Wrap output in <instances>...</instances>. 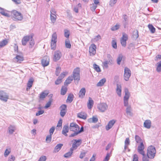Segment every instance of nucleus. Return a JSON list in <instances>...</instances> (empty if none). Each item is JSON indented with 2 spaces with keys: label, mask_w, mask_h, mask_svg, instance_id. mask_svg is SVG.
I'll list each match as a JSON object with an SVG mask.
<instances>
[{
  "label": "nucleus",
  "mask_w": 161,
  "mask_h": 161,
  "mask_svg": "<svg viewBox=\"0 0 161 161\" xmlns=\"http://www.w3.org/2000/svg\"><path fill=\"white\" fill-rule=\"evenodd\" d=\"M33 35L31 34L27 36L23 37L22 40V44L25 46L28 41L29 42V47L30 48H32L35 44V42L33 39Z\"/></svg>",
  "instance_id": "f257e3e1"
},
{
  "label": "nucleus",
  "mask_w": 161,
  "mask_h": 161,
  "mask_svg": "<svg viewBox=\"0 0 161 161\" xmlns=\"http://www.w3.org/2000/svg\"><path fill=\"white\" fill-rule=\"evenodd\" d=\"M136 142L138 143H140L137 147V151L140 154H143V150L145 148V146L143 144V140L138 136L136 135L135 137Z\"/></svg>",
  "instance_id": "f03ea898"
},
{
  "label": "nucleus",
  "mask_w": 161,
  "mask_h": 161,
  "mask_svg": "<svg viewBox=\"0 0 161 161\" xmlns=\"http://www.w3.org/2000/svg\"><path fill=\"white\" fill-rule=\"evenodd\" d=\"M156 153L155 148L153 146H149L147 150V156L150 159L154 158Z\"/></svg>",
  "instance_id": "7ed1b4c3"
},
{
  "label": "nucleus",
  "mask_w": 161,
  "mask_h": 161,
  "mask_svg": "<svg viewBox=\"0 0 161 161\" xmlns=\"http://www.w3.org/2000/svg\"><path fill=\"white\" fill-rule=\"evenodd\" d=\"M11 15L14 20H21L23 19L22 14L15 10H13L11 12Z\"/></svg>",
  "instance_id": "20e7f679"
},
{
  "label": "nucleus",
  "mask_w": 161,
  "mask_h": 161,
  "mask_svg": "<svg viewBox=\"0 0 161 161\" xmlns=\"http://www.w3.org/2000/svg\"><path fill=\"white\" fill-rule=\"evenodd\" d=\"M80 69L79 68L77 67L75 69L73 72V78L78 84L80 80Z\"/></svg>",
  "instance_id": "39448f33"
},
{
  "label": "nucleus",
  "mask_w": 161,
  "mask_h": 161,
  "mask_svg": "<svg viewBox=\"0 0 161 161\" xmlns=\"http://www.w3.org/2000/svg\"><path fill=\"white\" fill-rule=\"evenodd\" d=\"M9 96L7 93L3 91H0V100L6 102L9 99Z\"/></svg>",
  "instance_id": "423d86ee"
},
{
  "label": "nucleus",
  "mask_w": 161,
  "mask_h": 161,
  "mask_svg": "<svg viewBox=\"0 0 161 161\" xmlns=\"http://www.w3.org/2000/svg\"><path fill=\"white\" fill-rule=\"evenodd\" d=\"M56 12L55 9L52 8L50 10V19L52 23L54 24L57 19Z\"/></svg>",
  "instance_id": "0eeeda50"
},
{
  "label": "nucleus",
  "mask_w": 161,
  "mask_h": 161,
  "mask_svg": "<svg viewBox=\"0 0 161 161\" xmlns=\"http://www.w3.org/2000/svg\"><path fill=\"white\" fill-rule=\"evenodd\" d=\"M131 71L127 67H125L124 69V79L126 81L129 80L130 77L131 75Z\"/></svg>",
  "instance_id": "6e6552de"
},
{
  "label": "nucleus",
  "mask_w": 161,
  "mask_h": 161,
  "mask_svg": "<svg viewBox=\"0 0 161 161\" xmlns=\"http://www.w3.org/2000/svg\"><path fill=\"white\" fill-rule=\"evenodd\" d=\"M72 142H74L72 145V147L70 148L72 149L73 151L74 150L76 149L78 147H79L81 143V140H76L74 139L72 141Z\"/></svg>",
  "instance_id": "1a4fd4ad"
},
{
  "label": "nucleus",
  "mask_w": 161,
  "mask_h": 161,
  "mask_svg": "<svg viewBox=\"0 0 161 161\" xmlns=\"http://www.w3.org/2000/svg\"><path fill=\"white\" fill-rule=\"evenodd\" d=\"M128 39V36L125 33H122V36L120 39V42L122 46L125 47L126 45V41Z\"/></svg>",
  "instance_id": "9d476101"
},
{
  "label": "nucleus",
  "mask_w": 161,
  "mask_h": 161,
  "mask_svg": "<svg viewBox=\"0 0 161 161\" xmlns=\"http://www.w3.org/2000/svg\"><path fill=\"white\" fill-rule=\"evenodd\" d=\"M108 107V105L106 103H103L98 104L97 108L100 112H103L107 109Z\"/></svg>",
  "instance_id": "9b49d317"
},
{
  "label": "nucleus",
  "mask_w": 161,
  "mask_h": 161,
  "mask_svg": "<svg viewBox=\"0 0 161 161\" xmlns=\"http://www.w3.org/2000/svg\"><path fill=\"white\" fill-rule=\"evenodd\" d=\"M67 72H64L58 77L57 80L55 81V84L56 85L60 84L62 82V79L67 75Z\"/></svg>",
  "instance_id": "f8f14e48"
},
{
  "label": "nucleus",
  "mask_w": 161,
  "mask_h": 161,
  "mask_svg": "<svg viewBox=\"0 0 161 161\" xmlns=\"http://www.w3.org/2000/svg\"><path fill=\"white\" fill-rule=\"evenodd\" d=\"M69 129L71 131H78L80 129L78 125L75 123H71L70 125Z\"/></svg>",
  "instance_id": "ddd939ff"
},
{
  "label": "nucleus",
  "mask_w": 161,
  "mask_h": 161,
  "mask_svg": "<svg viewBox=\"0 0 161 161\" xmlns=\"http://www.w3.org/2000/svg\"><path fill=\"white\" fill-rule=\"evenodd\" d=\"M61 56V53L59 51H55L54 55L53 60L54 61H57L60 58Z\"/></svg>",
  "instance_id": "4468645a"
},
{
  "label": "nucleus",
  "mask_w": 161,
  "mask_h": 161,
  "mask_svg": "<svg viewBox=\"0 0 161 161\" xmlns=\"http://www.w3.org/2000/svg\"><path fill=\"white\" fill-rule=\"evenodd\" d=\"M96 46L94 44H92L89 47V52L91 55H94L96 53Z\"/></svg>",
  "instance_id": "2eb2a0df"
},
{
  "label": "nucleus",
  "mask_w": 161,
  "mask_h": 161,
  "mask_svg": "<svg viewBox=\"0 0 161 161\" xmlns=\"http://www.w3.org/2000/svg\"><path fill=\"white\" fill-rule=\"evenodd\" d=\"M49 59L47 56L44 57L42 60V63L43 66L45 67L47 66L49 64Z\"/></svg>",
  "instance_id": "dca6fc26"
},
{
  "label": "nucleus",
  "mask_w": 161,
  "mask_h": 161,
  "mask_svg": "<svg viewBox=\"0 0 161 161\" xmlns=\"http://www.w3.org/2000/svg\"><path fill=\"white\" fill-rule=\"evenodd\" d=\"M49 94V92L47 90H45L40 93L39 98L40 100H43Z\"/></svg>",
  "instance_id": "f3484780"
},
{
  "label": "nucleus",
  "mask_w": 161,
  "mask_h": 161,
  "mask_svg": "<svg viewBox=\"0 0 161 161\" xmlns=\"http://www.w3.org/2000/svg\"><path fill=\"white\" fill-rule=\"evenodd\" d=\"M130 144V141L129 138H126L125 141V146L123 152H125L126 149H128V151L130 152V150L128 148V146Z\"/></svg>",
  "instance_id": "a211bd4d"
},
{
  "label": "nucleus",
  "mask_w": 161,
  "mask_h": 161,
  "mask_svg": "<svg viewBox=\"0 0 161 161\" xmlns=\"http://www.w3.org/2000/svg\"><path fill=\"white\" fill-rule=\"evenodd\" d=\"M24 60L23 57L19 55H17L16 57L14 58L13 60L15 62L20 63Z\"/></svg>",
  "instance_id": "6ab92c4d"
},
{
  "label": "nucleus",
  "mask_w": 161,
  "mask_h": 161,
  "mask_svg": "<svg viewBox=\"0 0 161 161\" xmlns=\"http://www.w3.org/2000/svg\"><path fill=\"white\" fill-rule=\"evenodd\" d=\"M115 122V121L114 120H110L108 123L107 125L106 126V129L107 130H109L113 126Z\"/></svg>",
  "instance_id": "aec40b11"
},
{
  "label": "nucleus",
  "mask_w": 161,
  "mask_h": 161,
  "mask_svg": "<svg viewBox=\"0 0 161 161\" xmlns=\"http://www.w3.org/2000/svg\"><path fill=\"white\" fill-rule=\"evenodd\" d=\"M86 92V89L85 88H82L80 90L79 93V96L80 98L84 97Z\"/></svg>",
  "instance_id": "412c9836"
},
{
  "label": "nucleus",
  "mask_w": 161,
  "mask_h": 161,
  "mask_svg": "<svg viewBox=\"0 0 161 161\" xmlns=\"http://www.w3.org/2000/svg\"><path fill=\"white\" fill-rule=\"evenodd\" d=\"M16 129V127L15 126L11 125H10L8 127V132L9 134L10 135L12 134L15 131Z\"/></svg>",
  "instance_id": "4be33fe9"
},
{
  "label": "nucleus",
  "mask_w": 161,
  "mask_h": 161,
  "mask_svg": "<svg viewBox=\"0 0 161 161\" xmlns=\"http://www.w3.org/2000/svg\"><path fill=\"white\" fill-rule=\"evenodd\" d=\"M151 125V122L150 120H146L144 123V126L147 128L150 129Z\"/></svg>",
  "instance_id": "5701e85b"
},
{
  "label": "nucleus",
  "mask_w": 161,
  "mask_h": 161,
  "mask_svg": "<svg viewBox=\"0 0 161 161\" xmlns=\"http://www.w3.org/2000/svg\"><path fill=\"white\" fill-rule=\"evenodd\" d=\"M33 81L34 80L32 78H31L29 79L27 83V91L29 90L30 88L32 87Z\"/></svg>",
  "instance_id": "b1692460"
},
{
  "label": "nucleus",
  "mask_w": 161,
  "mask_h": 161,
  "mask_svg": "<svg viewBox=\"0 0 161 161\" xmlns=\"http://www.w3.org/2000/svg\"><path fill=\"white\" fill-rule=\"evenodd\" d=\"M69 130V126L68 125H64L63 128L62 132V134L65 136H67L68 135L67 134Z\"/></svg>",
  "instance_id": "393cba45"
},
{
  "label": "nucleus",
  "mask_w": 161,
  "mask_h": 161,
  "mask_svg": "<svg viewBox=\"0 0 161 161\" xmlns=\"http://www.w3.org/2000/svg\"><path fill=\"white\" fill-rule=\"evenodd\" d=\"M94 104V102L92 98L89 97V98L88 102L87 104L88 108L89 109H91L92 107Z\"/></svg>",
  "instance_id": "a878e982"
},
{
  "label": "nucleus",
  "mask_w": 161,
  "mask_h": 161,
  "mask_svg": "<svg viewBox=\"0 0 161 161\" xmlns=\"http://www.w3.org/2000/svg\"><path fill=\"white\" fill-rule=\"evenodd\" d=\"M116 92L119 96L121 95V86L119 84H117Z\"/></svg>",
  "instance_id": "bb28decb"
},
{
  "label": "nucleus",
  "mask_w": 161,
  "mask_h": 161,
  "mask_svg": "<svg viewBox=\"0 0 161 161\" xmlns=\"http://www.w3.org/2000/svg\"><path fill=\"white\" fill-rule=\"evenodd\" d=\"M125 96L124 97V99L128 100L130 97V93L127 88H125Z\"/></svg>",
  "instance_id": "cd10ccee"
},
{
  "label": "nucleus",
  "mask_w": 161,
  "mask_h": 161,
  "mask_svg": "<svg viewBox=\"0 0 161 161\" xmlns=\"http://www.w3.org/2000/svg\"><path fill=\"white\" fill-rule=\"evenodd\" d=\"M132 109L130 106H128L126 109V113L127 115L131 116H132V113L131 112Z\"/></svg>",
  "instance_id": "c85d7f7f"
},
{
  "label": "nucleus",
  "mask_w": 161,
  "mask_h": 161,
  "mask_svg": "<svg viewBox=\"0 0 161 161\" xmlns=\"http://www.w3.org/2000/svg\"><path fill=\"white\" fill-rule=\"evenodd\" d=\"M63 144L61 143H59L57 144L55 147L53 151L54 152L56 153L58 152L61 148Z\"/></svg>",
  "instance_id": "c756f323"
},
{
  "label": "nucleus",
  "mask_w": 161,
  "mask_h": 161,
  "mask_svg": "<svg viewBox=\"0 0 161 161\" xmlns=\"http://www.w3.org/2000/svg\"><path fill=\"white\" fill-rule=\"evenodd\" d=\"M106 81V79L103 78L101 80L99 81L97 83V86H102L104 85Z\"/></svg>",
  "instance_id": "7c9ffc66"
},
{
  "label": "nucleus",
  "mask_w": 161,
  "mask_h": 161,
  "mask_svg": "<svg viewBox=\"0 0 161 161\" xmlns=\"http://www.w3.org/2000/svg\"><path fill=\"white\" fill-rule=\"evenodd\" d=\"M73 80V78L72 76H69L64 82V85H68L71 82V81Z\"/></svg>",
  "instance_id": "2f4dec72"
},
{
  "label": "nucleus",
  "mask_w": 161,
  "mask_h": 161,
  "mask_svg": "<svg viewBox=\"0 0 161 161\" xmlns=\"http://www.w3.org/2000/svg\"><path fill=\"white\" fill-rule=\"evenodd\" d=\"M78 117L82 119H86V114L83 112L79 113L77 114Z\"/></svg>",
  "instance_id": "473e14b6"
},
{
  "label": "nucleus",
  "mask_w": 161,
  "mask_h": 161,
  "mask_svg": "<svg viewBox=\"0 0 161 161\" xmlns=\"http://www.w3.org/2000/svg\"><path fill=\"white\" fill-rule=\"evenodd\" d=\"M98 121V119L93 116L92 118H90L88 119V121L89 123H96Z\"/></svg>",
  "instance_id": "72a5a7b5"
},
{
  "label": "nucleus",
  "mask_w": 161,
  "mask_h": 161,
  "mask_svg": "<svg viewBox=\"0 0 161 161\" xmlns=\"http://www.w3.org/2000/svg\"><path fill=\"white\" fill-rule=\"evenodd\" d=\"M73 153V150L70 148V151L69 152L65 153L64 155V157L65 158H69L71 157Z\"/></svg>",
  "instance_id": "f704fd0d"
},
{
  "label": "nucleus",
  "mask_w": 161,
  "mask_h": 161,
  "mask_svg": "<svg viewBox=\"0 0 161 161\" xmlns=\"http://www.w3.org/2000/svg\"><path fill=\"white\" fill-rule=\"evenodd\" d=\"M74 97V95L73 94H69L67 97L66 100L67 102L71 103L73 101Z\"/></svg>",
  "instance_id": "c9c22d12"
},
{
  "label": "nucleus",
  "mask_w": 161,
  "mask_h": 161,
  "mask_svg": "<svg viewBox=\"0 0 161 161\" xmlns=\"http://www.w3.org/2000/svg\"><path fill=\"white\" fill-rule=\"evenodd\" d=\"M57 41V36L56 32L53 33L52 35L51 42H56Z\"/></svg>",
  "instance_id": "e433bc0d"
},
{
  "label": "nucleus",
  "mask_w": 161,
  "mask_h": 161,
  "mask_svg": "<svg viewBox=\"0 0 161 161\" xmlns=\"http://www.w3.org/2000/svg\"><path fill=\"white\" fill-rule=\"evenodd\" d=\"M67 88L65 86H63L61 88V94L62 95H64L67 91Z\"/></svg>",
  "instance_id": "4c0bfd02"
},
{
  "label": "nucleus",
  "mask_w": 161,
  "mask_h": 161,
  "mask_svg": "<svg viewBox=\"0 0 161 161\" xmlns=\"http://www.w3.org/2000/svg\"><path fill=\"white\" fill-rule=\"evenodd\" d=\"M148 27L149 30L152 33H154L155 32V29L152 25H148Z\"/></svg>",
  "instance_id": "58836bf2"
},
{
  "label": "nucleus",
  "mask_w": 161,
  "mask_h": 161,
  "mask_svg": "<svg viewBox=\"0 0 161 161\" xmlns=\"http://www.w3.org/2000/svg\"><path fill=\"white\" fill-rule=\"evenodd\" d=\"M132 36L134 38L137 39L139 36L138 31L137 30L134 31L132 33Z\"/></svg>",
  "instance_id": "ea45409f"
},
{
  "label": "nucleus",
  "mask_w": 161,
  "mask_h": 161,
  "mask_svg": "<svg viewBox=\"0 0 161 161\" xmlns=\"http://www.w3.org/2000/svg\"><path fill=\"white\" fill-rule=\"evenodd\" d=\"M65 46L66 48H70L71 47V44L69 39H67L65 41Z\"/></svg>",
  "instance_id": "a19ab883"
},
{
  "label": "nucleus",
  "mask_w": 161,
  "mask_h": 161,
  "mask_svg": "<svg viewBox=\"0 0 161 161\" xmlns=\"http://www.w3.org/2000/svg\"><path fill=\"white\" fill-rule=\"evenodd\" d=\"M123 56L122 54H119L117 59V63L119 65L120 64V62L123 58Z\"/></svg>",
  "instance_id": "79ce46f5"
},
{
  "label": "nucleus",
  "mask_w": 161,
  "mask_h": 161,
  "mask_svg": "<svg viewBox=\"0 0 161 161\" xmlns=\"http://www.w3.org/2000/svg\"><path fill=\"white\" fill-rule=\"evenodd\" d=\"M8 43V41L6 40H3L0 42V47H2L5 46Z\"/></svg>",
  "instance_id": "37998d69"
},
{
  "label": "nucleus",
  "mask_w": 161,
  "mask_h": 161,
  "mask_svg": "<svg viewBox=\"0 0 161 161\" xmlns=\"http://www.w3.org/2000/svg\"><path fill=\"white\" fill-rule=\"evenodd\" d=\"M119 25L116 24L115 25L112 26L111 29L112 31H115L118 30L119 28Z\"/></svg>",
  "instance_id": "c03bdc74"
},
{
  "label": "nucleus",
  "mask_w": 161,
  "mask_h": 161,
  "mask_svg": "<svg viewBox=\"0 0 161 161\" xmlns=\"http://www.w3.org/2000/svg\"><path fill=\"white\" fill-rule=\"evenodd\" d=\"M52 101V99L50 98L49 101L46 103V105L45 106L44 108L46 109L49 108L51 106Z\"/></svg>",
  "instance_id": "a18cd8bd"
},
{
  "label": "nucleus",
  "mask_w": 161,
  "mask_h": 161,
  "mask_svg": "<svg viewBox=\"0 0 161 161\" xmlns=\"http://www.w3.org/2000/svg\"><path fill=\"white\" fill-rule=\"evenodd\" d=\"M143 154H141L143 156V158H142V161H149V158H148V156L147 157L145 155V151L143 150Z\"/></svg>",
  "instance_id": "49530a36"
},
{
  "label": "nucleus",
  "mask_w": 161,
  "mask_h": 161,
  "mask_svg": "<svg viewBox=\"0 0 161 161\" xmlns=\"http://www.w3.org/2000/svg\"><path fill=\"white\" fill-rule=\"evenodd\" d=\"M93 67L95 70L97 72L101 71L100 69L99 66L96 64H94L93 65Z\"/></svg>",
  "instance_id": "de8ad7c7"
},
{
  "label": "nucleus",
  "mask_w": 161,
  "mask_h": 161,
  "mask_svg": "<svg viewBox=\"0 0 161 161\" xmlns=\"http://www.w3.org/2000/svg\"><path fill=\"white\" fill-rule=\"evenodd\" d=\"M70 35L69 31L67 29L64 30V36L67 38H69Z\"/></svg>",
  "instance_id": "09e8293b"
},
{
  "label": "nucleus",
  "mask_w": 161,
  "mask_h": 161,
  "mask_svg": "<svg viewBox=\"0 0 161 161\" xmlns=\"http://www.w3.org/2000/svg\"><path fill=\"white\" fill-rule=\"evenodd\" d=\"M157 67L156 70L158 72L161 71V61L157 63Z\"/></svg>",
  "instance_id": "8fccbe9b"
},
{
  "label": "nucleus",
  "mask_w": 161,
  "mask_h": 161,
  "mask_svg": "<svg viewBox=\"0 0 161 161\" xmlns=\"http://www.w3.org/2000/svg\"><path fill=\"white\" fill-rule=\"evenodd\" d=\"M56 42H51V49L53 50H54L56 47Z\"/></svg>",
  "instance_id": "3c124183"
},
{
  "label": "nucleus",
  "mask_w": 161,
  "mask_h": 161,
  "mask_svg": "<svg viewBox=\"0 0 161 161\" xmlns=\"http://www.w3.org/2000/svg\"><path fill=\"white\" fill-rule=\"evenodd\" d=\"M97 5L93 3L92 4H91L90 9L92 11H95L96 9L97 8Z\"/></svg>",
  "instance_id": "603ef678"
},
{
  "label": "nucleus",
  "mask_w": 161,
  "mask_h": 161,
  "mask_svg": "<svg viewBox=\"0 0 161 161\" xmlns=\"http://www.w3.org/2000/svg\"><path fill=\"white\" fill-rule=\"evenodd\" d=\"M51 135H49L47 136L46 138V141L47 143H49L51 142L52 140Z\"/></svg>",
  "instance_id": "864d4df0"
},
{
  "label": "nucleus",
  "mask_w": 161,
  "mask_h": 161,
  "mask_svg": "<svg viewBox=\"0 0 161 161\" xmlns=\"http://www.w3.org/2000/svg\"><path fill=\"white\" fill-rule=\"evenodd\" d=\"M10 150L9 149V150L8 149H6L4 153V156L5 157H6L8 156L9 154L10 153Z\"/></svg>",
  "instance_id": "5fc2aeb1"
},
{
  "label": "nucleus",
  "mask_w": 161,
  "mask_h": 161,
  "mask_svg": "<svg viewBox=\"0 0 161 161\" xmlns=\"http://www.w3.org/2000/svg\"><path fill=\"white\" fill-rule=\"evenodd\" d=\"M55 130V127L54 126L52 127L49 130V135H52Z\"/></svg>",
  "instance_id": "6e6d98bb"
},
{
  "label": "nucleus",
  "mask_w": 161,
  "mask_h": 161,
  "mask_svg": "<svg viewBox=\"0 0 161 161\" xmlns=\"http://www.w3.org/2000/svg\"><path fill=\"white\" fill-rule=\"evenodd\" d=\"M6 10L5 9L2 12V13L1 14L2 15L7 17H9L10 15L6 12Z\"/></svg>",
  "instance_id": "4d7b16f0"
},
{
  "label": "nucleus",
  "mask_w": 161,
  "mask_h": 161,
  "mask_svg": "<svg viewBox=\"0 0 161 161\" xmlns=\"http://www.w3.org/2000/svg\"><path fill=\"white\" fill-rule=\"evenodd\" d=\"M112 46L114 49L117 48V45L116 42L114 40H113L112 41Z\"/></svg>",
  "instance_id": "13d9d810"
},
{
  "label": "nucleus",
  "mask_w": 161,
  "mask_h": 161,
  "mask_svg": "<svg viewBox=\"0 0 161 161\" xmlns=\"http://www.w3.org/2000/svg\"><path fill=\"white\" fill-rule=\"evenodd\" d=\"M110 155L109 153H108L103 161H108L109 159Z\"/></svg>",
  "instance_id": "bf43d9fd"
},
{
  "label": "nucleus",
  "mask_w": 161,
  "mask_h": 161,
  "mask_svg": "<svg viewBox=\"0 0 161 161\" xmlns=\"http://www.w3.org/2000/svg\"><path fill=\"white\" fill-rule=\"evenodd\" d=\"M128 48L129 49H133L135 48V44L133 43H131L129 44Z\"/></svg>",
  "instance_id": "052dcab7"
},
{
  "label": "nucleus",
  "mask_w": 161,
  "mask_h": 161,
  "mask_svg": "<svg viewBox=\"0 0 161 161\" xmlns=\"http://www.w3.org/2000/svg\"><path fill=\"white\" fill-rule=\"evenodd\" d=\"M61 71V68L59 67H58L56 68V75L58 76L59 75V74L60 73Z\"/></svg>",
  "instance_id": "680f3d73"
},
{
  "label": "nucleus",
  "mask_w": 161,
  "mask_h": 161,
  "mask_svg": "<svg viewBox=\"0 0 161 161\" xmlns=\"http://www.w3.org/2000/svg\"><path fill=\"white\" fill-rule=\"evenodd\" d=\"M86 152H82L79 156V158H83L85 156L86 154Z\"/></svg>",
  "instance_id": "e2e57ef3"
},
{
  "label": "nucleus",
  "mask_w": 161,
  "mask_h": 161,
  "mask_svg": "<svg viewBox=\"0 0 161 161\" xmlns=\"http://www.w3.org/2000/svg\"><path fill=\"white\" fill-rule=\"evenodd\" d=\"M66 112L67 111L65 110H61L60 113V115L62 117H64V116L65 115Z\"/></svg>",
  "instance_id": "0e129e2a"
},
{
  "label": "nucleus",
  "mask_w": 161,
  "mask_h": 161,
  "mask_svg": "<svg viewBox=\"0 0 161 161\" xmlns=\"http://www.w3.org/2000/svg\"><path fill=\"white\" fill-rule=\"evenodd\" d=\"M133 161H138V157L136 154L134 155Z\"/></svg>",
  "instance_id": "69168bd1"
},
{
  "label": "nucleus",
  "mask_w": 161,
  "mask_h": 161,
  "mask_svg": "<svg viewBox=\"0 0 161 161\" xmlns=\"http://www.w3.org/2000/svg\"><path fill=\"white\" fill-rule=\"evenodd\" d=\"M46 157L45 156H41L39 159L38 161H46Z\"/></svg>",
  "instance_id": "338daca9"
},
{
  "label": "nucleus",
  "mask_w": 161,
  "mask_h": 161,
  "mask_svg": "<svg viewBox=\"0 0 161 161\" xmlns=\"http://www.w3.org/2000/svg\"><path fill=\"white\" fill-rule=\"evenodd\" d=\"M15 160V157L13 155L10 156L8 159V161H14Z\"/></svg>",
  "instance_id": "774afa93"
}]
</instances>
